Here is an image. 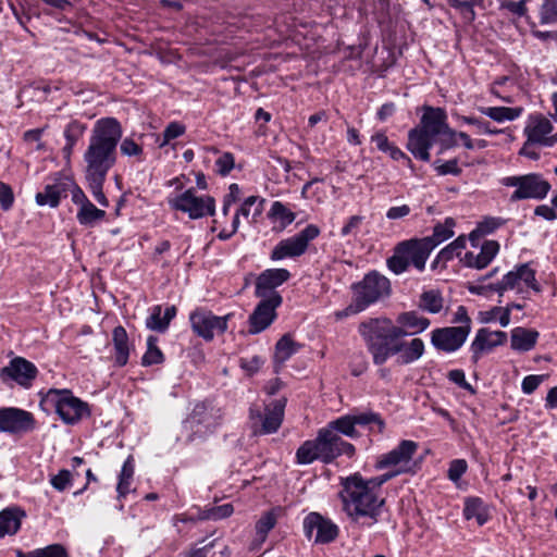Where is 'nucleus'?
<instances>
[{"label":"nucleus","instance_id":"1","mask_svg":"<svg viewBox=\"0 0 557 557\" xmlns=\"http://www.w3.org/2000/svg\"><path fill=\"white\" fill-rule=\"evenodd\" d=\"M383 484L379 476L366 480L360 473L342 479L343 490L339 492V498L343 510L352 521L368 518L371 523L377 522L385 503L381 495Z\"/></svg>","mask_w":557,"mask_h":557},{"label":"nucleus","instance_id":"2","mask_svg":"<svg viewBox=\"0 0 557 557\" xmlns=\"http://www.w3.org/2000/svg\"><path fill=\"white\" fill-rule=\"evenodd\" d=\"M121 123L114 117L96 121L84 152L85 175H108L116 162V147L122 138Z\"/></svg>","mask_w":557,"mask_h":557},{"label":"nucleus","instance_id":"3","mask_svg":"<svg viewBox=\"0 0 557 557\" xmlns=\"http://www.w3.org/2000/svg\"><path fill=\"white\" fill-rule=\"evenodd\" d=\"M354 454V445L335 435L332 430H320L314 441H307L297 449L296 458L300 465H309L317 459L329 463L341 455L351 457Z\"/></svg>","mask_w":557,"mask_h":557},{"label":"nucleus","instance_id":"4","mask_svg":"<svg viewBox=\"0 0 557 557\" xmlns=\"http://www.w3.org/2000/svg\"><path fill=\"white\" fill-rule=\"evenodd\" d=\"M431 252L432 246L428 240L406 239L394 247L393 255L386 259V265L395 275L404 274L410 267L423 272Z\"/></svg>","mask_w":557,"mask_h":557},{"label":"nucleus","instance_id":"5","mask_svg":"<svg viewBox=\"0 0 557 557\" xmlns=\"http://www.w3.org/2000/svg\"><path fill=\"white\" fill-rule=\"evenodd\" d=\"M358 331L373 356L375 364H383L386 360L403 349L399 343L388 342V319L372 318L359 324Z\"/></svg>","mask_w":557,"mask_h":557},{"label":"nucleus","instance_id":"6","mask_svg":"<svg viewBox=\"0 0 557 557\" xmlns=\"http://www.w3.org/2000/svg\"><path fill=\"white\" fill-rule=\"evenodd\" d=\"M418 451V443L404 440L391 451L382 454L377 457L375 468L377 470H386L381 475V482L386 483L391 479L405 474L414 473L418 463L414 460V456Z\"/></svg>","mask_w":557,"mask_h":557},{"label":"nucleus","instance_id":"7","mask_svg":"<svg viewBox=\"0 0 557 557\" xmlns=\"http://www.w3.org/2000/svg\"><path fill=\"white\" fill-rule=\"evenodd\" d=\"M40 404L54 410L60 419L70 425L78 423L90 414L88 404L75 397L70 389L51 388L42 397Z\"/></svg>","mask_w":557,"mask_h":557},{"label":"nucleus","instance_id":"8","mask_svg":"<svg viewBox=\"0 0 557 557\" xmlns=\"http://www.w3.org/2000/svg\"><path fill=\"white\" fill-rule=\"evenodd\" d=\"M502 184L516 188L510 196L511 201L524 199L541 200L547 196L552 188L550 184L539 173L507 176L502 178Z\"/></svg>","mask_w":557,"mask_h":557},{"label":"nucleus","instance_id":"9","mask_svg":"<svg viewBox=\"0 0 557 557\" xmlns=\"http://www.w3.org/2000/svg\"><path fill=\"white\" fill-rule=\"evenodd\" d=\"M285 406L286 399L278 398L268 404L263 412L251 407L249 418L252 433L255 435L275 433L283 422Z\"/></svg>","mask_w":557,"mask_h":557},{"label":"nucleus","instance_id":"10","mask_svg":"<svg viewBox=\"0 0 557 557\" xmlns=\"http://www.w3.org/2000/svg\"><path fill=\"white\" fill-rule=\"evenodd\" d=\"M221 420L222 412L220 408L211 404L200 403L194 407L184 426L193 431L189 440L194 441L211 433L221 423Z\"/></svg>","mask_w":557,"mask_h":557},{"label":"nucleus","instance_id":"11","mask_svg":"<svg viewBox=\"0 0 557 557\" xmlns=\"http://www.w3.org/2000/svg\"><path fill=\"white\" fill-rule=\"evenodd\" d=\"M356 425L368 426L371 432L381 433L384 429V422L382 418L374 412H361L357 414H347L329 423L323 430H332L335 435H346L355 438L359 434L356 430Z\"/></svg>","mask_w":557,"mask_h":557},{"label":"nucleus","instance_id":"12","mask_svg":"<svg viewBox=\"0 0 557 557\" xmlns=\"http://www.w3.org/2000/svg\"><path fill=\"white\" fill-rule=\"evenodd\" d=\"M319 235L320 228L314 224H309L301 232L278 242L271 252V259L278 261L285 258L300 257Z\"/></svg>","mask_w":557,"mask_h":557},{"label":"nucleus","instance_id":"13","mask_svg":"<svg viewBox=\"0 0 557 557\" xmlns=\"http://www.w3.org/2000/svg\"><path fill=\"white\" fill-rule=\"evenodd\" d=\"M419 127L434 140L440 137L444 148L456 146L457 132L448 126L447 114L443 109L426 107Z\"/></svg>","mask_w":557,"mask_h":557},{"label":"nucleus","instance_id":"14","mask_svg":"<svg viewBox=\"0 0 557 557\" xmlns=\"http://www.w3.org/2000/svg\"><path fill=\"white\" fill-rule=\"evenodd\" d=\"M553 122L542 113H532L525 120L523 135L529 143L539 147L552 148L557 145V132Z\"/></svg>","mask_w":557,"mask_h":557},{"label":"nucleus","instance_id":"15","mask_svg":"<svg viewBox=\"0 0 557 557\" xmlns=\"http://www.w3.org/2000/svg\"><path fill=\"white\" fill-rule=\"evenodd\" d=\"M354 296L366 307L376 302L380 298L391 293L389 280L377 273L367 274L362 281L352 286Z\"/></svg>","mask_w":557,"mask_h":557},{"label":"nucleus","instance_id":"16","mask_svg":"<svg viewBox=\"0 0 557 557\" xmlns=\"http://www.w3.org/2000/svg\"><path fill=\"white\" fill-rule=\"evenodd\" d=\"M170 206L189 215L190 219H200L212 215L215 211V201L210 196H196L193 189L169 200Z\"/></svg>","mask_w":557,"mask_h":557},{"label":"nucleus","instance_id":"17","mask_svg":"<svg viewBox=\"0 0 557 557\" xmlns=\"http://www.w3.org/2000/svg\"><path fill=\"white\" fill-rule=\"evenodd\" d=\"M230 315L218 317L211 311L199 308L190 313L189 321L193 331L205 341H211L218 334H222L227 329Z\"/></svg>","mask_w":557,"mask_h":557},{"label":"nucleus","instance_id":"18","mask_svg":"<svg viewBox=\"0 0 557 557\" xmlns=\"http://www.w3.org/2000/svg\"><path fill=\"white\" fill-rule=\"evenodd\" d=\"M261 298L255 310L249 317V333L258 334L268 329L276 318V309L281 306L283 299L280 294L269 296H258Z\"/></svg>","mask_w":557,"mask_h":557},{"label":"nucleus","instance_id":"19","mask_svg":"<svg viewBox=\"0 0 557 557\" xmlns=\"http://www.w3.org/2000/svg\"><path fill=\"white\" fill-rule=\"evenodd\" d=\"M35 428L36 420L32 412L16 407L0 408V433L23 434Z\"/></svg>","mask_w":557,"mask_h":557},{"label":"nucleus","instance_id":"20","mask_svg":"<svg viewBox=\"0 0 557 557\" xmlns=\"http://www.w3.org/2000/svg\"><path fill=\"white\" fill-rule=\"evenodd\" d=\"M304 533L315 543H330L338 535V527L318 512H310L304 519Z\"/></svg>","mask_w":557,"mask_h":557},{"label":"nucleus","instance_id":"21","mask_svg":"<svg viewBox=\"0 0 557 557\" xmlns=\"http://www.w3.org/2000/svg\"><path fill=\"white\" fill-rule=\"evenodd\" d=\"M470 334V326L463 327H441L431 333L432 345L441 351L454 352L458 350L467 341Z\"/></svg>","mask_w":557,"mask_h":557},{"label":"nucleus","instance_id":"22","mask_svg":"<svg viewBox=\"0 0 557 557\" xmlns=\"http://www.w3.org/2000/svg\"><path fill=\"white\" fill-rule=\"evenodd\" d=\"M37 374L36 366L23 357H14L0 371L3 381L12 380L23 388H29Z\"/></svg>","mask_w":557,"mask_h":557},{"label":"nucleus","instance_id":"23","mask_svg":"<svg viewBox=\"0 0 557 557\" xmlns=\"http://www.w3.org/2000/svg\"><path fill=\"white\" fill-rule=\"evenodd\" d=\"M523 287H530L535 292L540 290L535 280V272L529 264L517 267L515 270L508 272L500 282L493 285V289L500 295L505 290L515 288L522 290Z\"/></svg>","mask_w":557,"mask_h":557},{"label":"nucleus","instance_id":"24","mask_svg":"<svg viewBox=\"0 0 557 557\" xmlns=\"http://www.w3.org/2000/svg\"><path fill=\"white\" fill-rule=\"evenodd\" d=\"M506 341L507 334L503 331L479 330L470 347L473 361L476 362L483 354L505 344Z\"/></svg>","mask_w":557,"mask_h":557},{"label":"nucleus","instance_id":"25","mask_svg":"<svg viewBox=\"0 0 557 557\" xmlns=\"http://www.w3.org/2000/svg\"><path fill=\"white\" fill-rule=\"evenodd\" d=\"M71 186L72 180L67 177L55 178L52 183L47 184L42 191L36 194V203L38 206L55 208L61 199L67 196Z\"/></svg>","mask_w":557,"mask_h":557},{"label":"nucleus","instance_id":"26","mask_svg":"<svg viewBox=\"0 0 557 557\" xmlns=\"http://www.w3.org/2000/svg\"><path fill=\"white\" fill-rule=\"evenodd\" d=\"M290 277L286 269H269L263 271L256 282V296H269L278 294L275 287L282 285Z\"/></svg>","mask_w":557,"mask_h":557},{"label":"nucleus","instance_id":"27","mask_svg":"<svg viewBox=\"0 0 557 557\" xmlns=\"http://www.w3.org/2000/svg\"><path fill=\"white\" fill-rule=\"evenodd\" d=\"M499 251V244L496 240H485L481 245V250L479 253L474 252H466L465 256L460 259L461 263L465 267L473 268V269H484L486 268L497 256Z\"/></svg>","mask_w":557,"mask_h":557},{"label":"nucleus","instance_id":"28","mask_svg":"<svg viewBox=\"0 0 557 557\" xmlns=\"http://www.w3.org/2000/svg\"><path fill=\"white\" fill-rule=\"evenodd\" d=\"M434 139L423 132L420 127L410 129L408 134V150L418 159L422 161L430 160V149L433 146Z\"/></svg>","mask_w":557,"mask_h":557},{"label":"nucleus","instance_id":"29","mask_svg":"<svg viewBox=\"0 0 557 557\" xmlns=\"http://www.w3.org/2000/svg\"><path fill=\"white\" fill-rule=\"evenodd\" d=\"M175 306H168L164 308V310L162 309L161 306H154L151 309L150 315L146 319V326L149 330L164 333L168 330L170 322L175 318Z\"/></svg>","mask_w":557,"mask_h":557},{"label":"nucleus","instance_id":"30","mask_svg":"<svg viewBox=\"0 0 557 557\" xmlns=\"http://www.w3.org/2000/svg\"><path fill=\"white\" fill-rule=\"evenodd\" d=\"M112 342L114 346V361L119 367L127 363L129 357V343L126 330L119 325L113 329Z\"/></svg>","mask_w":557,"mask_h":557},{"label":"nucleus","instance_id":"31","mask_svg":"<svg viewBox=\"0 0 557 557\" xmlns=\"http://www.w3.org/2000/svg\"><path fill=\"white\" fill-rule=\"evenodd\" d=\"M539 332L532 329L515 327L511 330V348L518 351H529L534 348Z\"/></svg>","mask_w":557,"mask_h":557},{"label":"nucleus","instance_id":"32","mask_svg":"<svg viewBox=\"0 0 557 557\" xmlns=\"http://www.w3.org/2000/svg\"><path fill=\"white\" fill-rule=\"evenodd\" d=\"M25 513L18 508H7L0 512V537L15 534Z\"/></svg>","mask_w":557,"mask_h":557},{"label":"nucleus","instance_id":"33","mask_svg":"<svg viewBox=\"0 0 557 557\" xmlns=\"http://www.w3.org/2000/svg\"><path fill=\"white\" fill-rule=\"evenodd\" d=\"M463 516L467 520L475 519L479 525L486 523L490 518L487 506L479 497L466 498Z\"/></svg>","mask_w":557,"mask_h":557},{"label":"nucleus","instance_id":"34","mask_svg":"<svg viewBox=\"0 0 557 557\" xmlns=\"http://www.w3.org/2000/svg\"><path fill=\"white\" fill-rule=\"evenodd\" d=\"M298 345L292 339L290 335L285 334L283 337L278 339L275 345L274 352V364L275 372H278L280 368L284 366V363L297 352Z\"/></svg>","mask_w":557,"mask_h":557},{"label":"nucleus","instance_id":"35","mask_svg":"<svg viewBox=\"0 0 557 557\" xmlns=\"http://www.w3.org/2000/svg\"><path fill=\"white\" fill-rule=\"evenodd\" d=\"M479 111L497 123L515 121L521 116L523 108L516 107H481Z\"/></svg>","mask_w":557,"mask_h":557},{"label":"nucleus","instance_id":"36","mask_svg":"<svg viewBox=\"0 0 557 557\" xmlns=\"http://www.w3.org/2000/svg\"><path fill=\"white\" fill-rule=\"evenodd\" d=\"M107 213L102 209H98L91 201L78 208L76 219L78 223L86 227H94L97 222L103 220Z\"/></svg>","mask_w":557,"mask_h":557},{"label":"nucleus","instance_id":"37","mask_svg":"<svg viewBox=\"0 0 557 557\" xmlns=\"http://www.w3.org/2000/svg\"><path fill=\"white\" fill-rule=\"evenodd\" d=\"M454 220L447 218L444 223L435 225L431 236H426L420 239L425 242L428 240L431 244L433 251L440 244L454 236Z\"/></svg>","mask_w":557,"mask_h":557},{"label":"nucleus","instance_id":"38","mask_svg":"<svg viewBox=\"0 0 557 557\" xmlns=\"http://www.w3.org/2000/svg\"><path fill=\"white\" fill-rule=\"evenodd\" d=\"M134 469H135L134 460L129 456L124 461L120 476H119V482H117V486H116L119 499L125 497L132 491L131 485H132V480H133V475H134Z\"/></svg>","mask_w":557,"mask_h":557},{"label":"nucleus","instance_id":"39","mask_svg":"<svg viewBox=\"0 0 557 557\" xmlns=\"http://www.w3.org/2000/svg\"><path fill=\"white\" fill-rule=\"evenodd\" d=\"M397 322L408 329V330H411L413 334L416 333H420L424 330H426L430 325V320L422 317V315H419L417 312L414 311H409V312H404L401 314L398 315L397 318Z\"/></svg>","mask_w":557,"mask_h":557},{"label":"nucleus","instance_id":"40","mask_svg":"<svg viewBox=\"0 0 557 557\" xmlns=\"http://www.w3.org/2000/svg\"><path fill=\"white\" fill-rule=\"evenodd\" d=\"M419 306L422 310L436 314L441 312L444 307V298L436 289L425 290L420 296Z\"/></svg>","mask_w":557,"mask_h":557},{"label":"nucleus","instance_id":"41","mask_svg":"<svg viewBox=\"0 0 557 557\" xmlns=\"http://www.w3.org/2000/svg\"><path fill=\"white\" fill-rule=\"evenodd\" d=\"M403 349L399 351L398 361L400 363H411L418 360L424 352V343L421 338H413L409 343H400Z\"/></svg>","mask_w":557,"mask_h":557},{"label":"nucleus","instance_id":"42","mask_svg":"<svg viewBox=\"0 0 557 557\" xmlns=\"http://www.w3.org/2000/svg\"><path fill=\"white\" fill-rule=\"evenodd\" d=\"M502 220L499 218H485L481 221L476 227L470 233L469 240L473 247L478 246L476 240L485 236L487 234L493 233L502 225Z\"/></svg>","mask_w":557,"mask_h":557},{"label":"nucleus","instance_id":"43","mask_svg":"<svg viewBox=\"0 0 557 557\" xmlns=\"http://www.w3.org/2000/svg\"><path fill=\"white\" fill-rule=\"evenodd\" d=\"M270 219L280 221L281 228L284 230L295 221V213L292 212L283 202L274 201L268 213Z\"/></svg>","mask_w":557,"mask_h":557},{"label":"nucleus","instance_id":"44","mask_svg":"<svg viewBox=\"0 0 557 557\" xmlns=\"http://www.w3.org/2000/svg\"><path fill=\"white\" fill-rule=\"evenodd\" d=\"M106 177L107 175H85V178L88 183V187L95 200L102 207L109 206V201L102 191Z\"/></svg>","mask_w":557,"mask_h":557},{"label":"nucleus","instance_id":"45","mask_svg":"<svg viewBox=\"0 0 557 557\" xmlns=\"http://www.w3.org/2000/svg\"><path fill=\"white\" fill-rule=\"evenodd\" d=\"M16 557H69L66 549L60 544L48 545L26 554L17 550Z\"/></svg>","mask_w":557,"mask_h":557},{"label":"nucleus","instance_id":"46","mask_svg":"<svg viewBox=\"0 0 557 557\" xmlns=\"http://www.w3.org/2000/svg\"><path fill=\"white\" fill-rule=\"evenodd\" d=\"M158 338L156 336H148L147 338V350L143 356L141 364L143 366H152L159 364L163 361V354L160 348L157 346Z\"/></svg>","mask_w":557,"mask_h":557},{"label":"nucleus","instance_id":"47","mask_svg":"<svg viewBox=\"0 0 557 557\" xmlns=\"http://www.w3.org/2000/svg\"><path fill=\"white\" fill-rule=\"evenodd\" d=\"M467 239L465 236L457 237L449 245L444 247L438 253L437 259L444 260V263L453 260L455 257H460L466 248Z\"/></svg>","mask_w":557,"mask_h":557},{"label":"nucleus","instance_id":"48","mask_svg":"<svg viewBox=\"0 0 557 557\" xmlns=\"http://www.w3.org/2000/svg\"><path fill=\"white\" fill-rule=\"evenodd\" d=\"M120 151L123 156L134 158L137 162L145 160L144 148L131 137H125L120 144Z\"/></svg>","mask_w":557,"mask_h":557},{"label":"nucleus","instance_id":"49","mask_svg":"<svg viewBox=\"0 0 557 557\" xmlns=\"http://www.w3.org/2000/svg\"><path fill=\"white\" fill-rule=\"evenodd\" d=\"M276 518L272 512L264 513L256 523L257 537L260 543L264 542L268 533L274 528Z\"/></svg>","mask_w":557,"mask_h":557},{"label":"nucleus","instance_id":"50","mask_svg":"<svg viewBox=\"0 0 557 557\" xmlns=\"http://www.w3.org/2000/svg\"><path fill=\"white\" fill-rule=\"evenodd\" d=\"M541 24L557 23V0H544L540 8Z\"/></svg>","mask_w":557,"mask_h":557},{"label":"nucleus","instance_id":"51","mask_svg":"<svg viewBox=\"0 0 557 557\" xmlns=\"http://www.w3.org/2000/svg\"><path fill=\"white\" fill-rule=\"evenodd\" d=\"M364 220V216L362 215H351L347 219L344 226L341 228V236L342 237H348L352 236L354 238H357L358 234L360 233V228L362 225V222Z\"/></svg>","mask_w":557,"mask_h":557},{"label":"nucleus","instance_id":"52","mask_svg":"<svg viewBox=\"0 0 557 557\" xmlns=\"http://www.w3.org/2000/svg\"><path fill=\"white\" fill-rule=\"evenodd\" d=\"M257 202L259 203L256 207L253 214L255 216L260 215L263 210L264 199H260L257 196H249L248 198H246L242 206L239 207V209L236 211L237 215H243L245 218L249 216L251 207L255 206Z\"/></svg>","mask_w":557,"mask_h":557},{"label":"nucleus","instance_id":"53","mask_svg":"<svg viewBox=\"0 0 557 557\" xmlns=\"http://www.w3.org/2000/svg\"><path fill=\"white\" fill-rule=\"evenodd\" d=\"M235 159L233 153L223 152L215 160V171L216 173L225 176L227 175L234 168Z\"/></svg>","mask_w":557,"mask_h":557},{"label":"nucleus","instance_id":"54","mask_svg":"<svg viewBox=\"0 0 557 557\" xmlns=\"http://www.w3.org/2000/svg\"><path fill=\"white\" fill-rule=\"evenodd\" d=\"M185 133V126L178 122H171L163 131V139L160 147H164L172 139L180 137Z\"/></svg>","mask_w":557,"mask_h":557},{"label":"nucleus","instance_id":"55","mask_svg":"<svg viewBox=\"0 0 557 557\" xmlns=\"http://www.w3.org/2000/svg\"><path fill=\"white\" fill-rule=\"evenodd\" d=\"M72 483V474L69 470H61L58 474L52 475L50 479V484L59 492L67 488Z\"/></svg>","mask_w":557,"mask_h":557},{"label":"nucleus","instance_id":"56","mask_svg":"<svg viewBox=\"0 0 557 557\" xmlns=\"http://www.w3.org/2000/svg\"><path fill=\"white\" fill-rule=\"evenodd\" d=\"M234 509L232 504L215 506L206 511L205 519L219 520L230 517Z\"/></svg>","mask_w":557,"mask_h":557},{"label":"nucleus","instance_id":"57","mask_svg":"<svg viewBox=\"0 0 557 557\" xmlns=\"http://www.w3.org/2000/svg\"><path fill=\"white\" fill-rule=\"evenodd\" d=\"M264 360L260 356H252L250 358H240L239 367L248 374L253 375L263 366Z\"/></svg>","mask_w":557,"mask_h":557},{"label":"nucleus","instance_id":"58","mask_svg":"<svg viewBox=\"0 0 557 557\" xmlns=\"http://www.w3.org/2000/svg\"><path fill=\"white\" fill-rule=\"evenodd\" d=\"M462 122H465V123H467L469 125H474L476 127V132L479 134L495 135V134H499L502 132L499 129H492L490 127V123L488 122L483 121V120H479V119H475V117L463 116L462 117Z\"/></svg>","mask_w":557,"mask_h":557},{"label":"nucleus","instance_id":"59","mask_svg":"<svg viewBox=\"0 0 557 557\" xmlns=\"http://www.w3.org/2000/svg\"><path fill=\"white\" fill-rule=\"evenodd\" d=\"M467 471V462L463 459H455L450 462L448 469V478L453 482H458Z\"/></svg>","mask_w":557,"mask_h":557},{"label":"nucleus","instance_id":"60","mask_svg":"<svg viewBox=\"0 0 557 557\" xmlns=\"http://www.w3.org/2000/svg\"><path fill=\"white\" fill-rule=\"evenodd\" d=\"M366 309L367 308L354 296L352 302L345 309L336 311L334 315L336 320H343L347 317L357 314Z\"/></svg>","mask_w":557,"mask_h":557},{"label":"nucleus","instance_id":"61","mask_svg":"<svg viewBox=\"0 0 557 557\" xmlns=\"http://www.w3.org/2000/svg\"><path fill=\"white\" fill-rule=\"evenodd\" d=\"M13 202H14V195H13L12 188L8 184H5L3 182H0V205H1V208L4 211H8L13 206Z\"/></svg>","mask_w":557,"mask_h":557},{"label":"nucleus","instance_id":"62","mask_svg":"<svg viewBox=\"0 0 557 557\" xmlns=\"http://www.w3.org/2000/svg\"><path fill=\"white\" fill-rule=\"evenodd\" d=\"M451 323L457 324L456 327H463L466 325L471 327V319L468 315V311L463 306H459L454 312Z\"/></svg>","mask_w":557,"mask_h":557},{"label":"nucleus","instance_id":"63","mask_svg":"<svg viewBox=\"0 0 557 557\" xmlns=\"http://www.w3.org/2000/svg\"><path fill=\"white\" fill-rule=\"evenodd\" d=\"M543 382V375H528L522 381V392L527 395L532 394Z\"/></svg>","mask_w":557,"mask_h":557},{"label":"nucleus","instance_id":"64","mask_svg":"<svg viewBox=\"0 0 557 557\" xmlns=\"http://www.w3.org/2000/svg\"><path fill=\"white\" fill-rule=\"evenodd\" d=\"M435 170L440 175H459L461 170L458 166V161L456 159L446 161L443 164L435 165Z\"/></svg>","mask_w":557,"mask_h":557}]
</instances>
